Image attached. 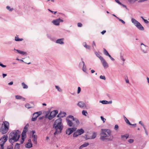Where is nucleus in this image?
Wrapping results in <instances>:
<instances>
[{"label":"nucleus","instance_id":"f257e3e1","mask_svg":"<svg viewBox=\"0 0 149 149\" xmlns=\"http://www.w3.org/2000/svg\"><path fill=\"white\" fill-rule=\"evenodd\" d=\"M111 132L110 130L102 129L100 139L103 141L108 142L112 141L113 136L111 134Z\"/></svg>","mask_w":149,"mask_h":149},{"label":"nucleus","instance_id":"f03ea898","mask_svg":"<svg viewBox=\"0 0 149 149\" xmlns=\"http://www.w3.org/2000/svg\"><path fill=\"white\" fill-rule=\"evenodd\" d=\"M62 119L59 118L56 120L53 124V127L55 129L56 131L54 133L55 135L61 133L63 128V125L62 123Z\"/></svg>","mask_w":149,"mask_h":149},{"label":"nucleus","instance_id":"7ed1b4c3","mask_svg":"<svg viewBox=\"0 0 149 149\" xmlns=\"http://www.w3.org/2000/svg\"><path fill=\"white\" fill-rule=\"evenodd\" d=\"M20 132L17 130H15L11 132L9 136V142L11 143H13L17 141L20 137Z\"/></svg>","mask_w":149,"mask_h":149},{"label":"nucleus","instance_id":"20e7f679","mask_svg":"<svg viewBox=\"0 0 149 149\" xmlns=\"http://www.w3.org/2000/svg\"><path fill=\"white\" fill-rule=\"evenodd\" d=\"M9 128V123L7 121L3 122L1 128V132L2 134H6L8 131Z\"/></svg>","mask_w":149,"mask_h":149},{"label":"nucleus","instance_id":"39448f33","mask_svg":"<svg viewBox=\"0 0 149 149\" xmlns=\"http://www.w3.org/2000/svg\"><path fill=\"white\" fill-rule=\"evenodd\" d=\"M57 110H54L52 111L50 114L49 112L47 113L45 115V117L47 118L49 120H51L58 113Z\"/></svg>","mask_w":149,"mask_h":149},{"label":"nucleus","instance_id":"423d86ee","mask_svg":"<svg viewBox=\"0 0 149 149\" xmlns=\"http://www.w3.org/2000/svg\"><path fill=\"white\" fill-rule=\"evenodd\" d=\"M131 21L133 24L139 30L143 31L144 30L143 27L141 24L135 19L132 18Z\"/></svg>","mask_w":149,"mask_h":149},{"label":"nucleus","instance_id":"0eeeda50","mask_svg":"<svg viewBox=\"0 0 149 149\" xmlns=\"http://www.w3.org/2000/svg\"><path fill=\"white\" fill-rule=\"evenodd\" d=\"M42 113V112L41 111L34 112L33 114L31 121H35L37 120V118L41 115Z\"/></svg>","mask_w":149,"mask_h":149},{"label":"nucleus","instance_id":"6e6552de","mask_svg":"<svg viewBox=\"0 0 149 149\" xmlns=\"http://www.w3.org/2000/svg\"><path fill=\"white\" fill-rule=\"evenodd\" d=\"M141 51L144 54L147 53L149 49L148 46L145 45L143 43H141Z\"/></svg>","mask_w":149,"mask_h":149},{"label":"nucleus","instance_id":"1a4fd4ad","mask_svg":"<svg viewBox=\"0 0 149 149\" xmlns=\"http://www.w3.org/2000/svg\"><path fill=\"white\" fill-rule=\"evenodd\" d=\"M8 138L7 135H3L0 139V144H4L7 140Z\"/></svg>","mask_w":149,"mask_h":149},{"label":"nucleus","instance_id":"9d476101","mask_svg":"<svg viewBox=\"0 0 149 149\" xmlns=\"http://www.w3.org/2000/svg\"><path fill=\"white\" fill-rule=\"evenodd\" d=\"M68 118L70 119L72 121H74L75 125H78L79 124V122L78 119L76 118H74V116L72 115H70L68 116Z\"/></svg>","mask_w":149,"mask_h":149},{"label":"nucleus","instance_id":"9b49d317","mask_svg":"<svg viewBox=\"0 0 149 149\" xmlns=\"http://www.w3.org/2000/svg\"><path fill=\"white\" fill-rule=\"evenodd\" d=\"M63 19L59 18L53 20L52 23L55 25L58 26L59 25L60 22H63Z\"/></svg>","mask_w":149,"mask_h":149},{"label":"nucleus","instance_id":"f8f14e48","mask_svg":"<svg viewBox=\"0 0 149 149\" xmlns=\"http://www.w3.org/2000/svg\"><path fill=\"white\" fill-rule=\"evenodd\" d=\"M76 129L77 128L76 127L69 128L66 130V134L69 135L74 131H75Z\"/></svg>","mask_w":149,"mask_h":149},{"label":"nucleus","instance_id":"ddd939ff","mask_svg":"<svg viewBox=\"0 0 149 149\" xmlns=\"http://www.w3.org/2000/svg\"><path fill=\"white\" fill-rule=\"evenodd\" d=\"M102 65L104 69H106L109 67V64L106 60L103 58L101 60Z\"/></svg>","mask_w":149,"mask_h":149},{"label":"nucleus","instance_id":"4468645a","mask_svg":"<svg viewBox=\"0 0 149 149\" xmlns=\"http://www.w3.org/2000/svg\"><path fill=\"white\" fill-rule=\"evenodd\" d=\"M27 132H25L24 130H23L22 134V138L21 139L20 141V144H22L24 141V139L26 137V133Z\"/></svg>","mask_w":149,"mask_h":149},{"label":"nucleus","instance_id":"2eb2a0df","mask_svg":"<svg viewBox=\"0 0 149 149\" xmlns=\"http://www.w3.org/2000/svg\"><path fill=\"white\" fill-rule=\"evenodd\" d=\"M69 119V118H68L67 117L66 119V121L69 127H72L73 125V123L72 122V120H70V119Z\"/></svg>","mask_w":149,"mask_h":149},{"label":"nucleus","instance_id":"dca6fc26","mask_svg":"<svg viewBox=\"0 0 149 149\" xmlns=\"http://www.w3.org/2000/svg\"><path fill=\"white\" fill-rule=\"evenodd\" d=\"M28 141L29 142L25 145V146L26 148H29L32 147V145L31 140L29 139Z\"/></svg>","mask_w":149,"mask_h":149},{"label":"nucleus","instance_id":"f3484780","mask_svg":"<svg viewBox=\"0 0 149 149\" xmlns=\"http://www.w3.org/2000/svg\"><path fill=\"white\" fill-rule=\"evenodd\" d=\"M129 136V135L127 134L122 135L121 136V139L125 141L128 138Z\"/></svg>","mask_w":149,"mask_h":149},{"label":"nucleus","instance_id":"a211bd4d","mask_svg":"<svg viewBox=\"0 0 149 149\" xmlns=\"http://www.w3.org/2000/svg\"><path fill=\"white\" fill-rule=\"evenodd\" d=\"M66 114V113L61 112L58 114L57 116V117L63 118L65 116Z\"/></svg>","mask_w":149,"mask_h":149},{"label":"nucleus","instance_id":"6ab92c4d","mask_svg":"<svg viewBox=\"0 0 149 149\" xmlns=\"http://www.w3.org/2000/svg\"><path fill=\"white\" fill-rule=\"evenodd\" d=\"M63 40L64 39L63 38L59 39L56 40V42L57 43L59 44H63L64 43V42H63Z\"/></svg>","mask_w":149,"mask_h":149},{"label":"nucleus","instance_id":"aec40b11","mask_svg":"<svg viewBox=\"0 0 149 149\" xmlns=\"http://www.w3.org/2000/svg\"><path fill=\"white\" fill-rule=\"evenodd\" d=\"M76 132H77L78 134L79 135L83 134L84 132V130L82 128L78 129L77 130Z\"/></svg>","mask_w":149,"mask_h":149},{"label":"nucleus","instance_id":"412c9836","mask_svg":"<svg viewBox=\"0 0 149 149\" xmlns=\"http://www.w3.org/2000/svg\"><path fill=\"white\" fill-rule=\"evenodd\" d=\"M32 137L33 138V140H32V141L35 144H37V135H33V136H32Z\"/></svg>","mask_w":149,"mask_h":149},{"label":"nucleus","instance_id":"4be33fe9","mask_svg":"<svg viewBox=\"0 0 149 149\" xmlns=\"http://www.w3.org/2000/svg\"><path fill=\"white\" fill-rule=\"evenodd\" d=\"M77 104V105L80 108L83 107L85 105L84 103V102L81 101L79 102Z\"/></svg>","mask_w":149,"mask_h":149},{"label":"nucleus","instance_id":"5701e85b","mask_svg":"<svg viewBox=\"0 0 149 149\" xmlns=\"http://www.w3.org/2000/svg\"><path fill=\"white\" fill-rule=\"evenodd\" d=\"M14 50L16 51L18 53L22 55H24L25 54H26V52H24L18 49H14Z\"/></svg>","mask_w":149,"mask_h":149},{"label":"nucleus","instance_id":"b1692460","mask_svg":"<svg viewBox=\"0 0 149 149\" xmlns=\"http://www.w3.org/2000/svg\"><path fill=\"white\" fill-rule=\"evenodd\" d=\"M15 97L16 99L19 100L22 99L23 101H25V98L23 97H22L20 95H16Z\"/></svg>","mask_w":149,"mask_h":149},{"label":"nucleus","instance_id":"393cba45","mask_svg":"<svg viewBox=\"0 0 149 149\" xmlns=\"http://www.w3.org/2000/svg\"><path fill=\"white\" fill-rule=\"evenodd\" d=\"M124 120L126 123L130 125H132V124L130 123L129 120L125 116H123Z\"/></svg>","mask_w":149,"mask_h":149},{"label":"nucleus","instance_id":"a878e982","mask_svg":"<svg viewBox=\"0 0 149 149\" xmlns=\"http://www.w3.org/2000/svg\"><path fill=\"white\" fill-rule=\"evenodd\" d=\"M95 53L97 56L98 57L100 60L103 58V57L100 56L99 52H95Z\"/></svg>","mask_w":149,"mask_h":149},{"label":"nucleus","instance_id":"bb28decb","mask_svg":"<svg viewBox=\"0 0 149 149\" xmlns=\"http://www.w3.org/2000/svg\"><path fill=\"white\" fill-rule=\"evenodd\" d=\"M89 145V143H85L81 145L79 149H81L83 148L86 147Z\"/></svg>","mask_w":149,"mask_h":149},{"label":"nucleus","instance_id":"cd10ccee","mask_svg":"<svg viewBox=\"0 0 149 149\" xmlns=\"http://www.w3.org/2000/svg\"><path fill=\"white\" fill-rule=\"evenodd\" d=\"M97 133L96 132H94L93 133L92 135L91 136V137L90 138L91 139H95L97 136Z\"/></svg>","mask_w":149,"mask_h":149},{"label":"nucleus","instance_id":"c85d7f7f","mask_svg":"<svg viewBox=\"0 0 149 149\" xmlns=\"http://www.w3.org/2000/svg\"><path fill=\"white\" fill-rule=\"evenodd\" d=\"M34 104H32V105L31 106H30V104H27L25 105V107L28 109L32 108Z\"/></svg>","mask_w":149,"mask_h":149},{"label":"nucleus","instance_id":"c756f323","mask_svg":"<svg viewBox=\"0 0 149 149\" xmlns=\"http://www.w3.org/2000/svg\"><path fill=\"white\" fill-rule=\"evenodd\" d=\"M20 144L18 143H16L15 145L14 149H19V145Z\"/></svg>","mask_w":149,"mask_h":149},{"label":"nucleus","instance_id":"7c9ffc66","mask_svg":"<svg viewBox=\"0 0 149 149\" xmlns=\"http://www.w3.org/2000/svg\"><path fill=\"white\" fill-rule=\"evenodd\" d=\"M22 85L24 89H27L28 88V86L24 82L22 83Z\"/></svg>","mask_w":149,"mask_h":149},{"label":"nucleus","instance_id":"2f4dec72","mask_svg":"<svg viewBox=\"0 0 149 149\" xmlns=\"http://www.w3.org/2000/svg\"><path fill=\"white\" fill-rule=\"evenodd\" d=\"M103 53H104V54L106 55V56H108L109 55V54L108 52L104 48V49H103Z\"/></svg>","mask_w":149,"mask_h":149},{"label":"nucleus","instance_id":"473e14b6","mask_svg":"<svg viewBox=\"0 0 149 149\" xmlns=\"http://www.w3.org/2000/svg\"><path fill=\"white\" fill-rule=\"evenodd\" d=\"M123 54H120V59L122 60L123 62L125 61V59L124 58Z\"/></svg>","mask_w":149,"mask_h":149},{"label":"nucleus","instance_id":"72a5a7b5","mask_svg":"<svg viewBox=\"0 0 149 149\" xmlns=\"http://www.w3.org/2000/svg\"><path fill=\"white\" fill-rule=\"evenodd\" d=\"M82 114L83 115L86 116L88 114L86 110H83L82 112Z\"/></svg>","mask_w":149,"mask_h":149},{"label":"nucleus","instance_id":"f704fd0d","mask_svg":"<svg viewBox=\"0 0 149 149\" xmlns=\"http://www.w3.org/2000/svg\"><path fill=\"white\" fill-rule=\"evenodd\" d=\"M100 102L101 103L103 104H107L108 101L104 100L100 101Z\"/></svg>","mask_w":149,"mask_h":149},{"label":"nucleus","instance_id":"c9c22d12","mask_svg":"<svg viewBox=\"0 0 149 149\" xmlns=\"http://www.w3.org/2000/svg\"><path fill=\"white\" fill-rule=\"evenodd\" d=\"M82 70H83V71L84 72H86V70H87V69H86V66H85V65H84V66H83Z\"/></svg>","mask_w":149,"mask_h":149},{"label":"nucleus","instance_id":"e433bc0d","mask_svg":"<svg viewBox=\"0 0 149 149\" xmlns=\"http://www.w3.org/2000/svg\"><path fill=\"white\" fill-rule=\"evenodd\" d=\"M55 87L57 89V90L58 91L60 92H61L62 91L61 89L58 86H55Z\"/></svg>","mask_w":149,"mask_h":149},{"label":"nucleus","instance_id":"4c0bfd02","mask_svg":"<svg viewBox=\"0 0 149 149\" xmlns=\"http://www.w3.org/2000/svg\"><path fill=\"white\" fill-rule=\"evenodd\" d=\"M23 40L22 38L20 39L19 38H15V40L17 41H21Z\"/></svg>","mask_w":149,"mask_h":149},{"label":"nucleus","instance_id":"58836bf2","mask_svg":"<svg viewBox=\"0 0 149 149\" xmlns=\"http://www.w3.org/2000/svg\"><path fill=\"white\" fill-rule=\"evenodd\" d=\"M141 18L144 21L145 23L146 24H148L149 23L148 21L147 20L144 19L143 17L142 16L141 17Z\"/></svg>","mask_w":149,"mask_h":149},{"label":"nucleus","instance_id":"ea45409f","mask_svg":"<svg viewBox=\"0 0 149 149\" xmlns=\"http://www.w3.org/2000/svg\"><path fill=\"white\" fill-rule=\"evenodd\" d=\"M85 65L83 61H82L79 64V66L80 67H81L82 66H84Z\"/></svg>","mask_w":149,"mask_h":149},{"label":"nucleus","instance_id":"a19ab883","mask_svg":"<svg viewBox=\"0 0 149 149\" xmlns=\"http://www.w3.org/2000/svg\"><path fill=\"white\" fill-rule=\"evenodd\" d=\"M79 135L76 131L73 134V136L74 137H76Z\"/></svg>","mask_w":149,"mask_h":149},{"label":"nucleus","instance_id":"79ce46f5","mask_svg":"<svg viewBox=\"0 0 149 149\" xmlns=\"http://www.w3.org/2000/svg\"><path fill=\"white\" fill-rule=\"evenodd\" d=\"M7 149H13V148L12 145H11L8 146L7 147Z\"/></svg>","mask_w":149,"mask_h":149},{"label":"nucleus","instance_id":"37998d69","mask_svg":"<svg viewBox=\"0 0 149 149\" xmlns=\"http://www.w3.org/2000/svg\"><path fill=\"white\" fill-rule=\"evenodd\" d=\"M28 129V127H27V125H26V126H25L24 127L23 130H24L25 131V132H27Z\"/></svg>","mask_w":149,"mask_h":149},{"label":"nucleus","instance_id":"c03bdc74","mask_svg":"<svg viewBox=\"0 0 149 149\" xmlns=\"http://www.w3.org/2000/svg\"><path fill=\"white\" fill-rule=\"evenodd\" d=\"M28 129V127H27V125H26V126H25L24 127L23 130H24L25 131V132H27Z\"/></svg>","mask_w":149,"mask_h":149},{"label":"nucleus","instance_id":"a18cd8bd","mask_svg":"<svg viewBox=\"0 0 149 149\" xmlns=\"http://www.w3.org/2000/svg\"><path fill=\"white\" fill-rule=\"evenodd\" d=\"M100 78L103 80H105L106 78L104 76L101 75L100 76Z\"/></svg>","mask_w":149,"mask_h":149},{"label":"nucleus","instance_id":"49530a36","mask_svg":"<svg viewBox=\"0 0 149 149\" xmlns=\"http://www.w3.org/2000/svg\"><path fill=\"white\" fill-rule=\"evenodd\" d=\"M128 142L130 143H132L134 142V140L132 139H129L128 140Z\"/></svg>","mask_w":149,"mask_h":149},{"label":"nucleus","instance_id":"de8ad7c7","mask_svg":"<svg viewBox=\"0 0 149 149\" xmlns=\"http://www.w3.org/2000/svg\"><path fill=\"white\" fill-rule=\"evenodd\" d=\"M138 0H128V1L130 3H134Z\"/></svg>","mask_w":149,"mask_h":149},{"label":"nucleus","instance_id":"09e8293b","mask_svg":"<svg viewBox=\"0 0 149 149\" xmlns=\"http://www.w3.org/2000/svg\"><path fill=\"white\" fill-rule=\"evenodd\" d=\"M100 118L103 121V122L104 123L105 121L106 120V119L105 118H104L102 116H101L100 117Z\"/></svg>","mask_w":149,"mask_h":149},{"label":"nucleus","instance_id":"8fccbe9b","mask_svg":"<svg viewBox=\"0 0 149 149\" xmlns=\"http://www.w3.org/2000/svg\"><path fill=\"white\" fill-rule=\"evenodd\" d=\"M81 91V88L80 87H78V90H77V93H79Z\"/></svg>","mask_w":149,"mask_h":149},{"label":"nucleus","instance_id":"3c124183","mask_svg":"<svg viewBox=\"0 0 149 149\" xmlns=\"http://www.w3.org/2000/svg\"><path fill=\"white\" fill-rule=\"evenodd\" d=\"M118 128V126L117 125H116L114 127V129L115 130H117Z\"/></svg>","mask_w":149,"mask_h":149},{"label":"nucleus","instance_id":"603ef678","mask_svg":"<svg viewBox=\"0 0 149 149\" xmlns=\"http://www.w3.org/2000/svg\"><path fill=\"white\" fill-rule=\"evenodd\" d=\"M120 21L122 22L123 24H125V22L123 19H118Z\"/></svg>","mask_w":149,"mask_h":149},{"label":"nucleus","instance_id":"864d4df0","mask_svg":"<svg viewBox=\"0 0 149 149\" xmlns=\"http://www.w3.org/2000/svg\"><path fill=\"white\" fill-rule=\"evenodd\" d=\"M108 56L110 58L112 61H114L115 60L113 58H112L110 54H109V55Z\"/></svg>","mask_w":149,"mask_h":149},{"label":"nucleus","instance_id":"5fc2aeb1","mask_svg":"<svg viewBox=\"0 0 149 149\" xmlns=\"http://www.w3.org/2000/svg\"><path fill=\"white\" fill-rule=\"evenodd\" d=\"M4 144H0V146H1L0 148V149H4Z\"/></svg>","mask_w":149,"mask_h":149},{"label":"nucleus","instance_id":"6e6d98bb","mask_svg":"<svg viewBox=\"0 0 149 149\" xmlns=\"http://www.w3.org/2000/svg\"><path fill=\"white\" fill-rule=\"evenodd\" d=\"M82 24L81 23H77V26L79 27H81L82 26Z\"/></svg>","mask_w":149,"mask_h":149},{"label":"nucleus","instance_id":"4d7b16f0","mask_svg":"<svg viewBox=\"0 0 149 149\" xmlns=\"http://www.w3.org/2000/svg\"><path fill=\"white\" fill-rule=\"evenodd\" d=\"M0 66L3 68H5L6 67V65H3L2 63H0Z\"/></svg>","mask_w":149,"mask_h":149},{"label":"nucleus","instance_id":"13d9d810","mask_svg":"<svg viewBox=\"0 0 149 149\" xmlns=\"http://www.w3.org/2000/svg\"><path fill=\"white\" fill-rule=\"evenodd\" d=\"M116 2L120 5H122L121 3L118 0H115Z\"/></svg>","mask_w":149,"mask_h":149},{"label":"nucleus","instance_id":"bf43d9fd","mask_svg":"<svg viewBox=\"0 0 149 149\" xmlns=\"http://www.w3.org/2000/svg\"><path fill=\"white\" fill-rule=\"evenodd\" d=\"M92 46L93 48H94V47L95 46V42L94 41H93V42Z\"/></svg>","mask_w":149,"mask_h":149},{"label":"nucleus","instance_id":"052dcab7","mask_svg":"<svg viewBox=\"0 0 149 149\" xmlns=\"http://www.w3.org/2000/svg\"><path fill=\"white\" fill-rule=\"evenodd\" d=\"M48 10L50 12H51L53 13H54L55 14L57 13V12H56H56L53 11L52 10H50L49 9H48Z\"/></svg>","mask_w":149,"mask_h":149},{"label":"nucleus","instance_id":"680f3d73","mask_svg":"<svg viewBox=\"0 0 149 149\" xmlns=\"http://www.w3.org/2000/svg\"><path fill=\"white\" fill-rule=\"evenodd\" d=\"M125 80L127 83H129V81L127 78V79L125 78Z\"/></svg>","mask_w":149,"mask_h":149},{"label":"nucleus","instance_id":"e2e57ef3","mask_svg":"<svg viewBox=\"0 0 149 149\" xmlns=\"http://www.w3.org/2000/svg\"><path fill=\"white\" fill-rule=\"evenodd\" d=\"M85 47L87 49H90V46L89 45H87Z\"/></svg>","mask_w":149,"mask_h":149},{"label":"nucleus","instance_id":"0e129e2a","mask_svg":"<svg viewBox=\"0 0 149 149\" xmlns=\"http://www.w3.org/2000/svg\"><path fill=\"white\" fill-rule=\"evenodd\" d=\"M139 123L141 124L142 126L144 125V124L142 123L141 121H139Z\"/></svg>","mask_w":149,"mask_h":149},{"label":"nucleus","instance_id":"69168bd1","mask_svg":"<svg viewBox=\"0 0 149 149\" xmlns=\"http://www.w3.org/2000/svg\"><path fill=\"white\" fill-rule=\"evenodd\" d=\"M13 42V41L7 42L6 43L8 44H11Z\"/></svg>","mask_w":149,"mask_h":149},{"label":"nucleus","instance_id":"338daca9","mask_svg":"<svg viewBox=\"0 0 149 149\" xmlns=\"http://www.w3.org/2000/svg\"><path fill=\"white\" fill-rule=\"evenodd\" d=\"M13 84V82L11 81L10 82L8 83V85H12Z\"/></svg>","mask_w":149,"mask_h":149},{"label":"nucleus","instance_id":"774afa93","mask_svg":"<svg viewBox=\"0 0 149 149\" xmlns=\"http://www.w3.org/2000/svg\"><path fill=\"white\" fill-rule=\"evenodd\" d=\"M106 32V31L105 30H103L101 32V33L103 35Z\"/></svg>","mask_w":149,"mask_h":149}]
</instances>
